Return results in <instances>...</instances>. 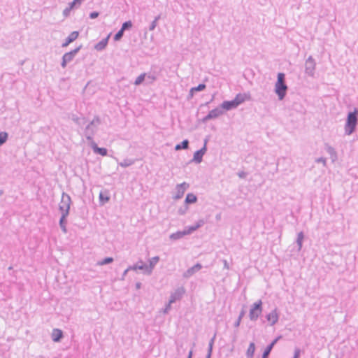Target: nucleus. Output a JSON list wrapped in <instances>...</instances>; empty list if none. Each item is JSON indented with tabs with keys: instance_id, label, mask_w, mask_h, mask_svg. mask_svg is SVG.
<instances>
[{
	"instance_id": "nucleus-1",
	"label": "nucleus",
	"mask_w": 358,
	"mask_h": 358,
	"mask_svg": "<svg viewBox=\"0 0 358 358\" xmlns=\"http://www.w3.org/2000/svg\"><path fill=\"white\" fill-rule=\"evenodd\" d=\"M358 124V108H354L353 111H349L345 124V134L351 135L355 130Z\"/></svg>"
},
{
	"instance_id": "nucleus-2",
	"label": "nucleus",
	"mask_w": 358,
	"mask_h": 358,
	"mask_svg": "<svg viewBox=\"0 0 358 358\" xmlns=\"http://www.w3.org/2000/svg\"><path fill=\"white\" fill-rule=\"evenodd\" d=\"M263 311V303L261 299L250 306L249 317L251 321H257Z\"/></svg>"
},
{
	"instance_id": "nucleus-3",
	"label": "nucleus",
	"mask_w": 358,
	"mask_h": 358,
	"mask_svg": "<svg viewBox=\"0 0 358 358\" xmlns=\"http://www.w3.org/2000/svg\"><path fill=\"white\" fill-rule=\"evenodd\" d=\"M224 114V111H222V108H220L219 106L217 108L210 110L208 113L203 117L200 121L202 123H206L208 120L217 118L220 115Z\"/></svg>"
},
{
	"instance_id": "nucleus-4",
	"label": "nucleus",
	"mask_w": 358,
	"mask_h": 358,
	"mask_svg": "<svg viewBox=\"0 0 358 358\" xmlns=\"http://www.w3.org/2000/svg\"><path fill=\"white\" fill-rule=\"evenodd\" d=\"M207 151V147L206 145H203V147L195 151L193 155V158L189 161V163L195 162L196 164H199L203 160V157L206 154Z\"/></svg>"
},
{
	"instance_id": "nucleus-5",
	"label": "nucleus",
	"mask_w": 358,
	"mask_h": 358,
	"mask_svg": "<svg viewBox=\"0 0 358 358\" xmlns=\"http://www.w3.org/2000/svg\"><path fill=\"white\" fill-rule=\"evenodd\" d=\"M71 203L72 201L71 196L68 194L63 192L62 195L61 202L59 204V210H61V209L62 208L70 210Z\"/></svg>"
},
{
	"instance_id": "nucleus-6",
	"label": "nucleus",
	"mask_w": 358,
	"mask_h": 358,
	"mask_svg": "<svg viewBox=\"0 0 358 358\" xmlns=\"http://www.w3.org/2000/svg\"><path fill=\"white\" fill-rule=\"evenodd\" d=\"M280 313L278 308H275L271 313L266 315L265 317L270 322L271 326L275 325L279 320Z\"/></svg>"
},
{
	"instance_id": "nucleus-7",
	"label": "nucleus",
	"mask_w": 358,
	"mask_h": 358,
	"mask_svg": "<svg viewBox=\"0 0 358 358\" xmlns=\"http://www.w3.org/2000/svg\"><path fill=\"white\" fill-rule=\"evenodd\" d=\"M189 185L186 182H183L181 184L177 185L176 187L177 192L176 194L173 196V199L175 200H178L181 199L183 196L185 192L186 191L187 189L189 188Z\"/></svg>"
},
{
	"instance_id": "nucleus-8",
	"label": "nucleus",
	"mask_w": 358,
	"mask_h": 358,
	"mask_svg": "<svg viewBox=\"0 0 358 358\" xmlns=\"http://www.w3.org/2000/svg\"><path fill=\"white\" fill-rule=\"evenodd\" d=\"M282 336L281 335L277 336L275 338H274L264 349L262 358H268L269 355H271V352L272 351L274 345L277 343V342L281 339Z\"/></svg>"
},
{
	"instance_id": "nucleus-9",
	"label": "nucleus",
	"mask_w": 358,
	"mask_h": 358,
	"mask_svg": "<svg viewBox=\"0 0 358 358\" xmlns=\"http://www.w3.org/2000/svg\"><path fill=\"white\" fill-rule=\"evenodd\" d=\"M251 94L248 92L238 93L236 94L234 101H235L237 106L244 103L245 101L251 100Z\"/></svg>"
},
{
	"instance_id": "nucleus-10",
	"label": "nucleus",
	"mask_w": 358,
	"mask_h": 358,
	"mask_svg": "<svg viewBox=\"0 0 358 358\" xmlns=\"http://www.w3.org/2000/svg\"><path fill=\"white\" fill-rule=\"evenodd\" d=\"M185 292V290L183 287H178L174 292L171 293L169 301L170 303H173L176 301L180 300Z\"/></svg>"
},
{
	"instance_id": "nucleus-11",
	"label": "nucleus",
	"mask_w": 358,
	"mask_h": 358,
	"mask_svg": "<svg viewBox=\"0 0 358 358\" xmlns=\"http://www.w3.org/2000/svg\"><path fill=\"white\" fill-rule=\"evenodd\" d=\"M238 106H236L234 99L230 101H224L220 106L219 108H222V111H229L233 109L236 108Z\"/></svg>"
},
{
	"instance_id": "nucleus-12",
	"label": "nucleus",
	"mask_w": 358,
	"mask_h": 358,
	"mask_svg": "<svg viewBox=\"0 0 358 358\" xmlns=\"http://www.w3.org/2000/svg\"><path fill=\"white\" fill-rule=\"evenodd\" d=\"M202 265L200 263H196L193 266L189 268L182 275L183 278H189L193 275L196 272L202 268Z\"/></svg>"
},
{
	"instance_id": "nucleus-13",
	"label": "nucleus",
	"mask_w": 358,
	"mask_h": 358,
	"mask_svg": "<svg viewBox=\"0 0 358 358\" xmlns=\"http://www.w3.org/2000/svg\"><path fill=\"white\" fill-rule=\"evenodd\" d=\"M96 129H95L94 127H90V125H87L84 131L85 136L86 137L87 140L88 141L89 145H90V143L92 142H94L93 140V136L96 133Z\"/></svg>"
},
{
	"instance_id": "nucleus-14",
	"label": "nucleus",
	"mask_w": 358,
	"mask_h": 358,
	"mask_svg": "<svg viewBox=\"0 0 358 358\" xmlns=\"http://www.w3.org/2000/svg\"><path fill=\"white\" fill-rule=\"evenodd\" d=\"M99 205L101 206H104L110 199V195L109 191L107 189H105L104 191H101L99 193Z\"/></svg>"
},
{
	"instance_id": "nucleus-15",
	"label": "nucleus",
	"mask_w": 358,
	"mask_h": 358,
	"mask_svg": "<svg viewBox=\"0 0 358 358\" xmlns=\"http://www.w3.org/2000/svg\"><path fill=\"white\" fill-rule=\"evenodd\" d=\"M275 90H287V86L285 84V74L279 73L278 74V80L275 83Z\"/></svg>"
},
{
	"instance_id": "nucleus-16",
	"label": "nucleus",
	"mask_w": 358,
	"mask_h": 358,
	"mask_svg": "<svg viewBox=\"0 0 358 358\" xmlns=\"http://www.w3.org/2000/svg\"><path fill=\"white\" fill-rule=\"evenodd\" d=\"M90 147L94 152L101 156H106L108 155V150L106 148H100L95 142L90 143Z\"/></svg>"
},
{
	"instance_id": "nucleus-17",
	"label": "nucleus",
	"mask_w": 358,
	"mask_h": 358,
	"mask_svg": "<svg viewBox=\"0 0 358 358\" xmlns=\"http://www.w3.org/2000/svg\"><path fill=\"white\" fill-rule=\"evenodd\" d=\"M69 117L80 127L83 126L87 122V119L85 117H78L73 113L69 114Z\"/></svg>"
},
{
	"instance_id": "nucleus-18",
	"label": "nucleus",
	"mask_w": 358,
	"mask_h": 358,
	"mask_svg": "<svg viewBox=\"0 0 358 358\" xmlns=\"http://www.w3.org/2000/svg\"><path fill=\"white\" fill-rule=\"evenodd\" d=\"M63 337H64V333H63L62 330H61L59 329H54L52 330L51 338L54 342H56V343L60 342L61 340L63 338Z\"/></svg>"
},
{
	"instance_id": "nucleus-19",
	"label": "nucleus",
	"mask_w": 358,
	"mask_h": 358,
	"mask_svg": "<svg viewBox=\"0 0 358 358\" xmlns=\"http://www.w3.org/2000/svg\"><path fill=\"white\" fill-rule=\"evenodd\" d=\"M205 224V221L202 219L199 220L195 224L188 227L186 229L189 234L201 227Z\"/></svg>"
},
{
	"instance_id": "nucleus-20",
	"label": "nucleus",
	"mask_w": 358,
	"mask_h": 358,
	"mask_svg": "<svg viewBox=\"0 0 358 358\" xmlns=\"http://www.w3.org/2000/svg\"><path fill=\"white\" fill-rule=\"evenodd\" d=\"M187 231L186 229H185L183 231H178L175 233H173L170 235V239L171 240H178L180 238H182L185 235H188Z\"/></svg>"
},
{
	"instance_id": "nucleus-21",
	"label": "nucleus",
	"mask_w": 358,
	"mask_h": 358,
	"mask_svg": "<svg viewBox=\"0 0 358 358\" xmlns=\"http://www.w3.org/2000/svg\"><path fill=\"white\" fill-rule=\"evenodd\" d=\"M197 200H198V198H197L196 195H195L193 193H188L186 195L184 203H185L186 205L188 206L189 204L195 203L197 201Z\"/></svg>"
},
{
	"instance_id": "nucleus-22",
	"label": "nucleus",
	"mask_w": 358,
	"mask_h": 358,
	"mask_svg": "<svg viewBox=\"0 0 358 358\" xmlns=\"http://www.w3.org/2000/svg\"><path fill=\"white\" fill-rule=\"evenodd\" d=\"M159 261V256H155L149 259V265H148V275H150L152 273L153 268H155V265L158 263Z\"/></svg>"
},
{
	"instance_id": "nucleus-23",
	"label": "nucleus",
	"mask_w": 358,
	"mask_h": 358,
	"mask_svg": "<svg viewBox=\"0 0 358 358\" xmlns=\"http://www.w3.org/2000/svg\"><path fill=\"white\" fill-rule=\"evenodd\" d=\"M189 141L188 139H184L181 143L176 144L174 149L176 151L180 150H187L189 148Z\"/></svg>"
},
{
	"instance_id": "nucleus-24",
	"label": "nucleus",
	"mask_w": 358,
	"mask_h": 358,
	"mask_svg": "<svg viewBox=\"0 0 358 358\" xmlns=\"http://www.w3.org/2000/svg\"><path fill=\"white\" fill-rule=\"evenodd\" d=\"M78 36L79 33L78 31H73L66 39L63 46H67L69 44L74 41L78 37Z\"/></svg>"
},
{
	"instance_id": "nucleus-25",
	"label": "nucleus",
	"mask_w": 358,
	"mask_h": 358,
	"mask_svg": "<svg viewBox=\"0 0 358 358\" xmlns=\"http://www.w3.org/2000/svg\"><path fill=\"white\" fill-rule=\"evenodd\" d=\"M109 38H110V34L108 35V36L106 38H103L99 43H98L94 47L95 49L96 50H101L104 49L108 44Z\"/></svg>"
},
{
	"instance_id": "nucleus-26",
	"label": "nucleus",
	"mask_w": 358,
	"mask_h": 358,
	"mask_svg": "<svg viewBox=\"0 0 358 358\" xmlns=\"http://www.w3.org/2000/svg\"><path fill=\"white\" fill-rule=\"evenodd\" d=\"M255 352V344L253 342H251L248 346V348L246 351V358H252L254 357Z\"/></svg>"
},
{
	"instance_id": "nucleus-27",
	"label": "nucleus",
	"mask_w": 358,
	"mask_h": 358,
	"mask_svg": "<svg viewBox=\"0 0 358 358\" xmlns=\"http://www.w3.org/2000/svg\"><path fill=\"white\" fill-rule=\"evenodd\" d=\"M138 270L143 271V273L148 275V266L141 259L136 262Z\"/></svg>"
},
{
	"instance_id": "nucleus-28",
	"label": "nucleus",
	"mask_w": 358,
	"mask_h": 358,
	"mask_svg": "<svg viewBox=\"0 0 358 358\" xmlns=\"http://www.w3.org/2000/svg\"><path fill=\"white\" fill-rule=\"evenodd\" d=\"M303 239H304V234L303 231H300L299 233H298L297 238L296 240V243L298 246V251H300L302 248Z\"/></svg>"
},
{
	"instance_id": "nucleus-29",
	"label": "nucleus",
	"mask_w": 358,
	"mask_h": 358,
	"mask_svg": "<svg viewBox=\"0 0 358 358\" xmlns=\"http://www.w3.org/2000/svg\"><path fill=\"white\" fill-rule=\"evenodd\" d=\"M83 0H73L69 5V8L64 10V13L66 15L71 10L81 4Z\"/></svg>"
},
{
	"instance_id": "nucleus-30",
	"label": "nucleus",
	"mask_w": 358,
	"mask_h": 358,
	"mask_svg": "<svg viewBox=\"0 0 358 358\" xmlns=\"http://www.w3.org/2000/svg\"><path fill=\"white\" fill-rule=\"evenodd\" d=\"M135 163V159H124L122 162L118 163V165L122 167H128Z\"/></svg>"
},
{
	"instance_id": "nucleus-31",
	"label": "nucleus",
	"mask_w": 358,
	"mask_h": 358,
	"mask_svg": "<svg viewBox=\"0 0 358 358\" xmlns=\"http://www.w3.org/2000/svg\"><path fill=\"white\" fill-rule=\"evenodd\" d=\"M59 227H60L62 231L64 234H66L68 231L67 228H66L67 220H64L63 218H60L59 221Z\"/></svg>"
},
{
	"instance_id": "nucleus-32",
	"label": "nucleus",
	"mask_w": 358,
	"mask_h": 358,
	"mask_svg": "<svg viewBox=\"0 0 358 358\" xmlns=\"http://www.w3.org/2000/svg\"><path fill=\"white\" fill-rule=\"evenodd\" d=\"M8 134L6 131L0 132V146L3 145L8 140Z\"/></svg>"
},
{
	"instance_id": "nucleus-33",
	"label": "nucleus",
	"mask_w": 358,
	"mask_h": 358,
	"mask_svg": "<svg viewBox=\"0 0 358 358\" xmlns=\"http://www.w3.org/2000/svg\"><path fill=\"white\" fill-rule=\"evenodd\" d=\"M326 150L330 155L331 157H336V152L331 145L326 144Z\"/></svg>"
},
{
	"instance_id": "nucleus-34",
	"label": "nucleus",
	"mask_w": 358,
	"mask_h": 358,
	"mask_svg": "<svg viewBox=\"0 0 358 358\" xmlns=\"http://www.w3.org/2000/svg\"><path fill=\"white\" fill-rule=\"evenodd\" d=\"M73 55L71 52L66 53L63 57L62 66L65 67L66 62L71 61Z\"/></svg>"
},
{
	"instance_id": "nucleus-35",
	"label": "nucleus",
	"mask_w": 358,
	"mask_h": 358,
	"mask_svg": "<svg viewBox=\"0 0 358 358\" xmlns=\"http://www.w3.org/2000/svg\"><path fill=\"white\" fill-rule=\"evenodd\" d=\"M114 259L111 257H107L103 259L101 261L98 262L99 265H106L113 262Z\"/></svg>"
},
{
	"instance_id": "nucleus-36",
	"label": "nucleus",
	"mask_w": 358,
	"mask_h": 358,
	"mask_svg": "<svg viewBox=\"0 0 358 358\" xmlns=\"http://www.w3.org/2000/svg\"><path fill=\"white\" fill-rule=\"evenodd\" d=\"M101 124V119L99 116H95L94 119L87 124L90 127L97 126Z\"/></svg>"
},
{
	"instance_id": "nucleus-37",
	"label": "nucleus",
	"mask_w": 358,
	"mask_h": 358,
	"mask_svg": "<svg viewBox=\"0 0 358 358\" xmlns=\"http://www.w3.org/2000/svg\"><path fill=\"white\" fill-rule=\"evenodd\" d=\"M188 208H189L188 206L186 205L185 203H184L182 206H180L179 208L178 213L179 215H183L187 213V211L188 210Z\"/></svg>"
},
{
	"instance_id": "nucleus-38",
	"label": "nucleus",
	"mask_w": 358,
	"mask_h": 358,
	"mask_svg": "<svg viewBox=\"0 0 358 358\" xmlns=\"http://www.w3.org/2000/svg\"><path fill=\"white\" fill-rule=\"evenodd\" d=\"M60 213H61V217L60 218H63L64 220H67V217L69 215V213H70V210H67V209H61V210H59Z\"/></svg>"
},
{
	"instance_id": "nucleus-39",
	"label": "nucleus",
	"mask_w": 358,
	"mask_h": 358,
	"mask_svg": "<svg viewBox=\"0 0 358 358\" xmlns=\"http://www.w3.org/2000/svg\"><path fill=\"white\" fill-rule=\"evenodd\" d=\"M124 31L121 28L120 30H119V31L115 35L114 40L116 41L120 40L123 36Z\"/></svg>"
},
{
	"instance_id": "nucleus-40",
	"label": "nucleus",
	"mask_w": 358,
	"mask_h": 358,
	"mask_svg": "<svg viewBox=\"0 0 358 358\" xmlns=\"http://www.w3.org/2000/svg\"><path fill=\"white\" fill-rule=\"evenodd\" d=\"M275 92L278 96L279 100H282L287 94V91H275Z\"/></svg>"
},
{
	"instance_id": "nucleus-41",
	"label": "nucleus",
	"mask_w": 358,
	"mask_h": 358,
	"mask_svg": "<svg viewBox=\"0 0 358 358\" xmlns=\"http://www.w3.org/2000/svg\"><path fill=\"white\" fill-rule=\"evenodd\" d=\"M176 350H177L178 355H181L185 352V349H183V345L182 343L177 344Z\"/></svg>"
},
{
	"instance_id": "nucleus-42",
	"label": "nucleus",
	"mask_w": 358,
	"mask_h": 358,
	"mask_svg": "<svg viewBox=\"0 0 358 358\" xmlns=\"http://www.w3.org/2000/svg\"><path fill=\"white\" fill-rule=\"evenodd\" d=\"M132 27V22L131 21H127L123 23L122 26V29L124 31L126 29H130Z\"/></svg>"
},
{
	"instance_id": "nucleus-43",
	"label": "nucleus",
	"mask_w": 358,
	"mask_h": 358,
	"mask_svg": "<svg viewBox=\"0 0 358 358\" xmlns=\"http://www.w3.org/2000/svg\"><path fill=\"white\" fill-rule=\"evenodd\" d=\"M301 350L299 348H295L294 356L292 358H300Z\"/></svg>"
},
{
	"instance_id": "nucleus-44",
	"label": "nucleus",
	"mask_w": 358,
	"mask_h": 358,
	"mask_svg": "<svg viewBox=\"0 0 358 358\" xmlns=\"http://www.w3.org/2000/svg\"><path fill=\"white\" fill-rule=\"evenodd\" d=\"M144 78H145V74H142V75L139 76L136 78V80L135 81V84L138 85V84L141 83L144 80Z\"/></svg>"
},
{
	"instance_id": "nucleus-45",
	"label": "nucleus",
	"mask_w": 358,
	"mask_h": 358,
	"mask_svg": "<svg viewBox=\"0 0 358 358\" xmlns=\"http://www.w3.org/2000/svg\"><path fill=\"white\" fill-rule=\"evenodd\" d=\"M171 304L172 303H170L169 301V303L166 305L165 308L164 309V313H167L171 308Z\"/></svg>"
},
{
	"instance_id": "nucleus-46",
	"label": "nucleus",
	"mask_w": 358,
	"mask_h": 358,
	"mask_svg": "<svg viewBox=\"0 0 358 358\" xmlns=\"http://www.w3.org/2000/svg\"><path fill=\"white\" fill-rule=\"evenodd\" d=\"M237 174L240 178H245V177L248 175V173L242 171H239Z\"/></svg>"
},
{
	"instance_id": "nucleus-47",
	"label": "nucleus",
	"mask_w": 358,
	"mask_h": 358,
	"mask_svg": "<svg viewBox=\"0 0 358 358\" xmlns=\"http://www.w3.org/2000/svg\"><path fill=\"white\" fill-rule=\"evenodd\" d=\"M128 269L129 271H136V270H138V267H137L136 263L133 264V265L129 266H128Z\"/></svg>"
},
{
	"instance_id": "nucleus-48",
	"label": "nucleus",
	"mask_w": 358,
	"mask_h": 358,
	"mask_svg": "<svg viewBox=\"0 0 358 358\" xmlns=\"http://www.w3.org/2000/svg\"><path fill=\"white\" fill-rule=\"evenodd\" d=\"M241 320H242L241 318L238 317L236 321L234 324V327H236V328H238L240 326V324L241 322Z\"/></svg>"
},
{
	"instance_id": "nucleus-49",
	"label": "nucleus",
	"mask_w": 358,
	"mask_h": 358,
	"mask_svg": "<svg viewBox=\"0 0 358 358\" xmlns=\"http://www.w3.org/2000/svg\"><path fill=\"white\" fill-rule=\"evenodd\" d=\"M194 346H195V343H193L192 349L189 350V352L188 353L187 358H192V356H193V348H194Z\"/></svg>"
},
{
	"instance_id": "nucleus-50",
	"label": "nucleus",
	"mask_w": 358,
	"mask_h": 358,
	"mask_svg": "<svg viewBox=\"0 0 358 358\" xmlns=\"http://www.w3.org/2000/svg\"><path fill=\"white\" fill-rule=\"evenodd\" d=\"M195 92L196 91H189V94L187 96V99L190 100L191 99H192Z\"/></svg>"
},
{
	"instance_id": "nucleus-51",
	"label": "nucleus",
	"mask_w": 358,
	"mask_h": 358,
	"mask_svg": "<svg viewBox=\"0 0 358 358\" xmlns=\"http://www.w3.org/2000/svg\"><path fill=\"white\" fill-rule=\"evenodd\" d=\"M245 314V306L243 307L238 317L243 318Z\"/></svg>"
},
{
	"instance_id": "nucleus-52",
	"label": "nucleus",
	"mask_w": 358,
	"mask_h": 358,
	"mask_svg": "<svg viewBox=\"0 0 358 358\" xmlns=\"http://www.w3.org/2000/svg\"><path fill=\"white\" fill-rule=\"evenodd\" d=\"M316 162H322L324 165L326 164V159L324 157H320L315 160Z\"/></svg>"
},
{
	"instance_id": "nucleus-53",
	"label": "nucleus",
	"mask_w": 358,
	"mask_h": 358,
	"mask_svg": "<svg viewBox=\"0 0 358 358\" xmlns=\"http://www.w3.org/2000/svg\"><path fill=\"white\" fill-rule=\"evenodd\" d=\"M90 16L92 19L96 18L99 16V13H97V12L91 13Z\"/></svg>"
},
{
	"instance_id": "nucleus-54",
	"label": "nucleus",
	"mask_w": 358,
	"mask_h": 358,
	"mask_svg": "<svg viewBox=\"0 0 358 358\" xmlns=\"http://www.w3.org/2000/svg\"><path fill=\"white\" fill-rule=\"evenodd\" d=\"M222 262H223L224 268L226 269H229V263L227 262V261L226 259H223Z\"/></svg>"
},
{
	"instance_id": "nucleus-55",
	"label": "nucleus",
	"mask_w": 358,
	"mask_h": 358,
	"mask_svg": "<svg viewBox=\"0 0 358 358\" xmlns=\"http://www.w3.org/2000/svg\"><path fill=\"white\" fill-rule=\"evenodd\" d=\"M215 338H216V333L214 334V336L211 338V339L210 340L209 343H208V345H214V342H215Z\"/></svg>"
},
{
	"instance_id": "nucleus-56",
	"label": "nucleus",
	"mask_w": 358,
	"mask_h": 358,
	"mask_svg": "<svg viewBox=\"0 0 358 358\" xmlns=\"http://www.w3.org/2000/svg\"><path fill=\"white\" fill-rule=\"evenodd\" d=\"M128 271H129V270L128 269V268H127L126 270H124V271L123 272V273H122V277H121V278H120L122 280H124V278H125L126 275L127 274Z\"/></svg>"
},
{
	"instance_id": "nucleus-57",
	"label": "nucleus",
	"mask_w": 358,
	"mask_h": 358,
	"mask_svg": "<svg viewBox=\"0 0 358 358\" xmlns=\"http://www.w3.org/2000/svg\"><path fill=\"white\" fill-rule=\"evenodd\" d=\"M204 88H205L204 85H199L198 87H194L192 90H203Z\"/></svg>"
},
{
	"instance_id": "nucleus-58",
	"label": "nucleus",
	"mask_w": 358,
	"mask_h": 358,
	"mask_svg": "<svg viewBox=\"0 0 358 358\" xmlns=\"http://www.w3.org/2000/svg\"><path fill=\"white\" fill-rule=\"evenodd\" d=\"M213 345H208V352H210V353H213Z\"/></svg>"
},
{
	"instance_id": "nucleus-59",
	"label": "nucleus",
	"mask_w": 358,
	"mask_h": 358,
	"mask_svg": "<svg viewBox=\"0 0 358 358\" xmlns=\"http://www.w3.org/2000/svg\"><path fill=\"white\" fill-rule=\"evenodd\" d=\"M135 286H136V288L137 289H140V288L141 287L142 284H141V282H137L136 283Z\"/></svg>"
},
{
	"instance_id": "nucleus-60",
	"label": "nucleus",
	"mask_w": 358,
	"mask_h": 358,
	"mask_svg": "<svg viewBox=\"0 0 358 358\" xmlns=\"http://www.w3.org/2000/svg\"><path fill=\"white\" fill-rule=\"evenodd\" d=\"M215 219H216V220H217V221H219V220H221V213H220L216 215V216H215Z\"/></svg>"
},
{
	"instance_id": "nucleus-61",
	"label": "nucleus",
	"mask_w": 358,
	"mask_h": 358,
	"mask_svg": "<svg viewBox=\"0 0 358 358\" xmlns=\"http://www.w3.org/2000/svg\"><path fill=\"white\" fill-rule=\"evenodd\" d=\"M214 97H215V94H213L212 96V98L210 99V100L209 101H207L205 103V105H208L210 102H211L213 100Z\"/></svg>"
},
{
	"instance_id": "nucleus-62",
	"label": "nucleus",
	"mask_w": 358,
	"mask_h": 358,
	"mask_svg": "<svg viewBox=\"0 0 358 358\" xmlns=\"http://www.w3.org/2000/svg\"><path fill=\"white\" fill-rule=\"evenodd\" d=\"M212 353L207 352V355L205 358H211Z\"/></svg>"
},
{
	"instance_id": "nucleus-63",
	"label": "nucleus",
	"mask_w": 358,
	"mask_h": 358,
	"mask_svg": "<svg viewBox=\"0 0 358 358\" xmlns=\"http://www.w3.org/2000/svg\"><path fill=\"white\" fill-rule=\"evenodd\" d=\"M208 141V138H205L204 142H203V145H206V147H207Z\"/></svg>"
},
{
	"instance_id": "nucleus-64",
	"label": "nucleus",
	"mask_w": 358,
	"mask_h": 358,
	"mask_svg": "<svg viewBox=\"0 0 358 358\" xmlns=\"http://www.w3.org/2000/svg\"><path fill=\"white\" fill-rule=\"evenodd\" d=\"M4 194V190L3 189H0V196H2Z\"/></svg>"
}]
</instances>
